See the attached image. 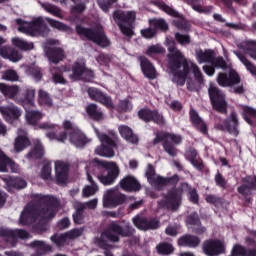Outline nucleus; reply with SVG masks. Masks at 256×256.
<instances>
[{
	"label": "nucleus",
	"instance_id": "9b49d317",
	"mask_svg": "<svg viewBox=\"0 0 256 256\" xmlns=\"http://www.w3.org/2000/svg\"><path fill=\"white\" fill-rule=\"evenodd\" d=\"M212 107L219 113H227V101H225V94L221 92L215 85H210L208 89Z\"/></svg>",
	"mask_w": 256,
	"mask_h": 256
},
{
	"label": "nucleus",
	"instance_id": "f03ea898",
	"mask_svg": "<svg viewBox=\"0 0 256 256\" xmlns=\"http://www.w3.org/2000/svg\"><path fill=\"white\" fill-rule=\"evenodd\" d=\"M34 201L36 206L30 203L22 212L20 225H29L36 221L37 217H41L42 219H52V217H55L56 208L59 205L56 198L36 194Z\"/></svg>",
	"mask_w": 256,
	"mask_h": 256
},
{
	"label": "nucleus",
	"instance_id": "4d7b16f0",
	"mask_svg": "<svg viewBox=\"0 0 256 256\" xmlns=\"http://www.w3.org/2000/svg\"><path fill=\"white\" fill-rule=\"evenodd\" d=\"M159 53H165V48L159 44L148 47L146 55L153 57V55H159Z\"/></svg>",
	"mask_w": 256,
	"mask_h": 256
},
{
	"label": "nucleus",
	"instance_id": "20e7f679",
	"mask_svg": "<svg viewBox=\"0 0 256 256\" xmlns=\"http://www.w3.org/2000/svg\"><path fill=\"white\" fill-rule=\"evenodd\" d=\"M183 191L188 192V197L192 203H198L199 194H197V190L195 188L189 187V184L183 183L181 186V190H173L168 193L167 196L164 197L160 205L162 207H166V209H170L171 211H175L179 205H181V194Z\"/></svg>",
	"mask_w": 256,
	"mask_h": 256
},
{
	"label": "nucleus",
	"instance_id": "8fccbe9b",
	"mask_svg": "<svg viewBox=\"0 0 256 256\" xmlns=\"http://www.w3.org/2000/svg\"><path fill=\"white\" fill-rule=\"evenodd\" d=\"M75 209L76 212L73 214L74 223L81 225L83 223V209H85V204L76 203Z\"/></svg>",
	"mask_w": 256,
	"mask_h": 256
},
{
	"label": "nucleus",
	"instance_id": "5701e85b",
	"mask_svg": "<svg viewBox=\"0 0 256 256\" xmlns=\"http://www.w3.org/2000/svg\"><path fill=\"white\" fill-rule=\"evenodd\" d=\"M31 145V141L27 137V132L23 129H18V136L14 141V151L16 153H21L24 149H27Z\"/></svg>",
	"mask_w": 256,
	"mask_h": 256
},
{
	"label": "nucleus",
	"instance_id": "3c124183",
	"mask_svg": "<svg viewBox=\"0 0 256 256\" xmlns=\"http://www.w3.org/2000/svg\"><path fill=\"white\" fill-rule=\"evenodd\" d=\"M156 250L160 255H171V253L174 251V248L173 245L169 243H160L156 246Z\"/></svg>",
	"mask_w": 256,
	"mask_h": 256
},
{
	"label": "nucleus",
	"instance_id": "4c0bfd02",
	"mask_svg": "<svg viewBox=\"0 0 256 256\" xmlns=\"http://www.w3.org/2000/svg\"><path fill=\"white\" fill-rule=\"evenodd\" d=\"M234 55L239 59V61L244 65V67L251 73V75H256V67L253 65L251 60L247 59V56L239 51H234Z\"/></svg>",
	"mask_w": 256,
	"mask_h": 256
},
{
	"label": "nucleus",
	"instance_id": "a878e982",
	"mask_svg": "<svg viewBox=\"0 0 256 256\" xmlns=\"http://www.w3.org/2000/svg\"><path fill=\"white\" fill-rule=\"evenodd\" d=\"M21 92V88L17 85H7L5 83H0V93L4 95V97H8V99H13L17 102L19 98L17 95Z\"/></svg>",
	"mask_w": 256,
	"mask_h": 256
},
{
	"label": "nucleus",
	"instance_id": "0e129e2a",
	"mask_svg": "<svg viewBox=\"0 0 256 256\" xmlns=\"http://www.w3.org/2000/svg\"><path fill=\"white\" fill-rule=\"evenodd\" d=\"M40 177L46 180L51 179V164H46L43 166Z\"/></svg>",
	"mask_w": 256,
	"mask_h": 256
},
{
	"label": "nucleus",
	"instance_id": "774afa93",
	"mask_svg": "<svg viewBox=\"0 0 256 256\" xmlns=\"http://www.w3.org/2000/svg\"><path fill=\"white\" fill-rule=\"evenodd\" d=\"M29 75H32L36 81H41V70L37 67L28 68Z\"/></svg>",
	"mask_w": 256,
	"mask_h": 256
},
{
	"label": "nucleus",
	"instance_id": "f257e3e1",
	"mask_svg": "<svg viewBox=\"0 0 256 256\" xmlns=\"http://www.w3.org/2000/svg\"><path fill=\"white\" fill-rule=\"evenodd\" d=\"M166 45L169 52L167 55L168 67L173 75V83L183 87L187 78L191 77V73L199 83H203V73H201L199 66L185 58V55L175 47V41L167 39Z\"/></svg>",
	"mask_w": 256,
	"mask_h": 256
},
{
	"label": "nucleus",
	"instance_id": "f3484780",
	"mask_svg": "<svg viewBox=\"0 0 256 256\" xmlns=\"http://www.w3.org/2000/svg\"><path fill=\"white\" fill-rule=\"evenodd\" d=\"M218 129L222 131H227L233 137L239 136V117L237 113L232 112L230 117L224 120L223 125H218Z\"/></svg>",
	"mask_w": 256,
	"mask_h": 256
},
{
	"label": "nucleus",
	"instance_id": "4be33fe9",
	"mask_svg": "<svg viewBox=\"0 0 256 256\" xmlns=\"http://www.w3.org/2000/svg\"><path fill=\"white\" fill-rule=\"evenodd\" d=\"M88 95L93 101H98V103H101L108 109H113V102L111 101V97L107 96V94H103V92L96 88H89Z\"/></svg>",
	"mask_w": 256,
	"mask_h": 256
},
{
	"label": "nucleus",
	"instance_id": "e433bc0d",
	"mask_svg": "<svg viewBox=\"0 0 256 256\" xmlns=\"http://www.w3.org/2000/svg\"><path fill=\"white\" fill-rule=\"evenodd\" d=\"M45 155L41 141L34 140V148L26 155L27 159H41Z\"/></svg>",
	"mask_w": 256,
	"mask_h": 256
},
{
	"label": "nucleus",
	"instance_id": "864d4df0",
	"mask_svg": "<svg viewBox=\"0 0 256 256\" xmlns=\"http://www.w3.org/2000/svg\"><path fill=\"white\" fill-rule=\"evenodd\" d=\"M51 241L55 243L58 247H63V245L67 244V241H69V237L66 234H56L51 237Z\"/></svg>",
	"mask_w": 256,
	"mask_h": 256
},
{
	"label": "nucleus",
	"instance_id": "9d476101",
	"mask_svg": "<svg viewBox=\"0 0 256 256\" xmlns=\"http://www.w3.org/2000/svg\"><path fill=\"white\" fill-rule=\"evenodd\" d=\"M133 231L126 225L125 228L119 226V224L112 222L108 229L102 233L101 239L104 241H112V243H117L119 241V237H129Z\"/></svg>",
	"mask_w": 256,
	"mask_h": 256
},
{
	"label": "nucleus",
	"instance_id": "cd10ccee",
	"mask_svg": "<svg viewBox=\"0 0 256 256\" xmlns=\"http://www.w3.org/2000/svg\"><path fill=\"white\" fill-rule=\"evenodd\" d=\"M133 223L141 231H147V229H158L159 227V221L147 220L139 217L133 218Z\"/></svg>",
	"mask_w": 256,
	"mask_h": 256
},
{
	"label": "nucleus",
	"instance_id": "7ed1b4c3",
	"mask_svg": "<svg viewBox=\"0 0 256 256\" xmlns=\"http://www.w3.org/2000/svg\"><path fill=\"white\" fill-rule=\"evenodd\" d=\"M96 165L94 166L92 174L102 182L103 185H113L115 179L119 177V166L115 162L94 160Z\"/></svg>",
	"mask_w": 256,
	"mask_h": 256
},
{
	"label": "nucleus",
	"instance_id": "6ab92c4d",
	"mask_svg": "<svg viewBox=\"0 0 256 256\" xmlns=\"http://www.w3.org/2000/svg\"><path fill=\"white\" fill-rule=\"evenodd\" d=\"M203 251L208 256L221 255L225 253V245L220 240H209L204 242Z\"/></svg>",
	"mask_w": 256,
	"mask_h": 256
},
{
	"label": "nucleus",
	"instance_id": "393cba45",
	"mask_svg": "<svg viewBox=\"0 0 256 256\" xmlns=\"http://www.w3.org/2000/svg\"><path fill=\"white\" fill-rule=\"evenodd\" d=\"M138 116L142 121H154V123H157L158 125H163L165 123V120L163 119V116L159 114L158 111H151L149 109H142L138 112Z\"/></svg>",
	"mask_w": 256,
	"mask_h": 256
},
{
	"label": "nucleus",
	"instance_id": "37998d69",
	"mask_svg": "<svg viewBox=\"0 0 256 256\" xmlns=\"http://www.w3.org/2000/svg\"><path fill=\"white\" fill-rule=\"evenodd\" d=\"M38 103L41 107H53V100L47 91L40 89L38 91Z\"/></svg>",
	"mask_w": 256,
	"mask_h": 256
},
{
	"label": "nucleus",
	"instance_id": "c756f323",
	"mask_svg": "<svg viewBox=\"0 0 256 256\" xmlns=\"http://www.w3.org/2000/svg\"><path fill=\"white\" fill-rule=\"evenodd\" d=\"M238 49L244 51L251 59L256 61V42L252 40H243L237 44Z\"/></svg>",
	"mask_w": 256,
	"mask_h": 256
},
{
	"label": "nucleus",
	"instance_id": "bb28decb",
	"mask_svg": "<svg viewBox=\"0 0 256 256\" xmlns=\"http://www.w3.org/2000/svg\"><path fill=\"white\" fill-rule=\"evenodd\" d=\"M69 141L74 147L81 148L85 147L89 143V139L81 130H75L69 136Z\"/></svg>",
	"mask_w": 256,
	"mask_h": 256
},
{
	"label": "nucleus",
	"instance_id": "f704fd0d",
	"mask_svg": "<svg viewBox=\"0 0 256 256\" xmlns=\"http://www.w3.org/2000/svg\"><path fill=\"white\" fill-rule=\"evenodd\" d=\"M16 103L19 105H22L24 109H27V105H35V89L28 88L26 89V92L24 94L23 99L16 100Z\"/></svg>",
	"mask_w": 256,
	"mask_h": 256
},
{
	"label": "nucleus",
	"instance_id": "412c9836",
	"mask_svg": "<svg viewBox=\"0 0 256 256\" xmlns=\"http://www.w3.org/2000/svg\"><path fill=\"white\" fill-rule=\"evenodd\" d=\"M0 113L3 115L5 121L8 123H13L15 119H18L23 115V112L21 109H19L15 105H10V106H0Z\"/></svg>",
	"mask_w": 256,
	"mask_h": 256
},
{
	"label": "nucleus",
	"instance_id": "1a4fd4ad",
	"mask_svg": "<svg viewBox=\"0 0 256 256\" xmlns=\"http://www.w3.org/2000/svg\"><path fill=\"white\" fill-rule=\"evenodd\" d=\"M76 31L80 37H84L85 39L96 43V45H100V47H107L109 45V40L105 36L103 27L101 26H99L97 30H91L83 26H77Z\"/></svg>",
	"mask_w": 256,
	"mask_h": 256
},
{
	"label": "nucleus",
	"instance_id": "473e14b6",
	"mask_svg": "<svg viewBox=\"0 0 256 256\" xmlns=\"http://www.w3.org/2000/svg\"><path fill=\"white\" fill-rule=\"evenodd\" d=\"M141 69L145 77L148 79H157V70L153 67V64L145 57H140Z\"/></svg>",
	"mask_w": 256,
	"mask_h": 256
},
{
	"label": "nucleus",
	"instance_id": "680f3d73",
	"mask_svg": "<svg viewBox=\"0 0 256 256\" xmlns=\"http://www.w3.org/2000/svg\"><path fill=\"white\" fill-rule=\"evenodd\" d=\"M113 3H117V0H98V5L100 9H102V11H105V13H107V11L111 9V5H113Z\"/></svg>",
	"mask_w": 256,
	"mask_h": 256
},
{
	"label": "nucleus",
	"instance_id": "052dcab7",
	"mask_svg": "<svg viewBox=\"0 0 256 256\" xmlns=\"http://www.w3.org/2000/svg\"><path fill=\"white\" fill-rule=\"evenodd\" d=\"M212 65L213 67H217L218 69H229V65L227 64V62H225V59H223V57H214Z\"/></svg>",
	"mask_w": 256,
	"mask_h": 256
},
{
	"label": "nucleus",
	"instance_id": "2eb2a0df",
	"mask_svg": "<svg viewBox=\"0 0 256 256\" xmlns=\"http://www.w3.org/2000/svg\"><path fill=\"white\" fill-rule=\"evenodd\" d=\"M59 41L50 39L47 41V45L44 47V51L49 59L50 63H59L65 58V52L61 48L49 47V45H57Z\"/></svg>",
	"mask_w": 256,
	"mask_h": 256
},
{
	"label": "nucleus",
	"instance_id": "69168bd1",
	"mask_svg": "<svg viewBox=\"0 0 256 256\" xmlns=\"http://www.w3.org/2000/svg\"><path fill=\"white\" fill-rule=\"evenodd\" d=\"M175 38H176V41L180 43V45H189V43H191V38H189L188 35L176 33Z\"/></svg>",
	"mask_w": 256,
	"mask_h": 256
},
{
	"label": "nucleus",
	"instance_id": "ea45409f",
	"mask_svg": "<svg viewBox=\"0 0 256 256\" xmlns=\"http://www.w3.org/2000/svg\"><path fill=\"white\" fill-rule=\"evenodd\" d=\"M215 57V52L212 50H197L196 51V59L198 63H213V59Z\"/></svg>",
	"mask_w": 256,
	"mask_h": 256
},
{
	"label": "nucleus",
	"instance_id": "39448f33",
	"mask_svg": "<svg viewBox=\"0 0 256 256\" xmlns=\"http://www.w3.org/2000/svg\"><path fill=\"white\" fill-rule=\"evenodd\" d=\"M15 23L18 25L20 33H25L30 37H47L49 35V28L41 17L35 18L32 22L16 19Z\"/></svg>",
	"mask_w": 256,
	"mask_h": 256
},
{
	"label": "nucleus",
	"instance_id": "a18cd8bd",
	"mask_svg": "<svg viewBox=\"0 0 256 256\" xmlns=\"http://www.w3.org/2000/svg\"><path fill=\"white\" fill-rule=\"evenodd\" d=\"M4 181L8 189H11V187L14 189H25L27 187V182L21 178H5Z\"/></svg>",
	"mask_w": 256,
	"mask_h": 256
},
{
	"label": "nucleus",
	"instance_id": "b1692460",
	"mask_svg": "<svg viewBox=\"0 0 256 256\" xmlns=\"http://www.w3.org/2000/svg\"><path fill=\"white\" fill-rule=\"evenodd\" d=\"M17 173L19 171V166L11 160V158L5 156L3 151L0 150V173Z\"/></svg>",
	"mask_w": 256,
	"mask_h": 256
},
{
	"label": "nucleus",
	"instance_id": "72a5a7b5",
	"mask_svg": "<svg viewBox=\"0 0 256 256\" xmlns=\"http://www.w3.org/2000/svg\"><path fill=\"white\" fill-rule=\"evenodd\" d=\"M201 240L193 235H184L178 239L179 247H199Z\"/></svg>",
	"mask_w": 256,
	"mask_h": 256
},
{
	"label": "nucleus",
	"instance_id": "2f4dec72",
	"mask_svg": "<svg viewBox=\"0 0 256 256\" xmlns=\"http://www.w3.org/2000/svg\"><path fill=\"white\" fill-rule=\"evenodd\" d=\"M120 187L124 191H139L141 189V185H139V182L135 177L133 176H126L120 181Z\"/></svg>",
	"mask_w": 256,
	"mask_h": 256
},
{
	"label": "nucleus",
	"instance_id": "338daca9",
	"mask_svg": "<svg viewBox=\"0 0 256 256\" xmlns=\"http://www.w3.org/2000/svg\"><path fill=\"white\" fill-rule=\"evenodd\" d=\"M243 183L250 185L252 191H256V176H247L246 178H243Z\"/></svg>",
	"mask_w": 256,
	"mask_h": 256
},
{
	"label": "nucleus",
	"instance_id": "423d86ee",
	"mask_svg": "<svg viewBox=\"0 0 256 256\" xmlns=\"http://www.w3.org/2000/svg\"><path fill=\"white\" fill-rule=\"evenodd\" d=\"M95 134L97 135L99 141L101 142V146L95 149L96 155H100V157H115L114 149H117V134L115 132H110L111 137L106 134L99 133L97 128H94Z\"/></svg>",
	"mask_w": 256,
	"mask_h": 256
},
{
	"label": "nucleus",
	"instance_id": "e2e57ef3",
	"mask_svg": "<svg viewBox=\"0 0 256 256\" xmlns=\"http://www.w3.org/2000/svg\"><path fill=\"white\" fill-rule=\"evenodd\" d=\"M141 35L144 39H153L157 35V30L150 26V28L141 30Z\"/></svg>",
	"mask_w": 256,
	"mask_h": 256
},
{
	"label": "nucleus",
	"instance_id": "79ce46f5",
	"mask_svg": "<svg viewBox=\"0 0 256 256\" xmlns=\"http://www.w3.org/2000/svg\"><path fill=\"white\" fill-rule=\"evenodd\" d=\"M25 117L29 125H37V122L45 117V115L38 110H26Z\"/></svg>",
	"mask_w": 256,
	"mask_h": 256
},
{
	"label": "nucleus",
	"instance_id": "dca6fc26",
	"mask_svg": "<svg viewBox=\"0 0 256 256\" xmlns=\"http://www.w3.org/2000/svg\"><path fill=\"white\" fill-rule=\"evenodd\" d=\"M217 83L220 87H233V85H237L241 83V78L239 74L234 69H229L228 74L223 72L218 74Z\"/></svg>",
	"mask_w": 256,
	"mask_h": 256
},
{
	"label": "nucleus",
	"instance_id": "a211bd4d",
	"mask_svg": "<svg viewBox=\"0 0 256 256\" xmlns=\"http://www.w3.org/2000/svg\"><path fill=\"white\" fill-rule=\"evenodd\" d=\"M125 202V196L119 193L116 189L107 190L104 194L103 205L104 207H117Z\"/></svg>",
	"mask_w": 256,
	"mask_h": 256
},
{
	"label": "nucleus",
	"instance_id": "c03bdc74",
	"mask_svg": "<svg viewBox=\"0 0 256 256\" xmlns=\"http://www.w3.org/2000/svg\"><path fill=\"white\" fill-rule=\"evenodd\" d=\"M242 117L246 123H248V125H255V121H253V119H256V109L253 107L244 106Z\"/></svg>",
	"mask_w": 256,
	"mask_h": 256
},
{
	"label": "nucleus",
	"instance_id": "bf43d9fd",
	"mask_svg": "<svg viewBox=\"0 0 256 256\" xmlns=\"http://www.w3.org/2000/svg\"><path fill=\"white\" fill-rule=\"evenodd\" d=\"M32 247H35L39 253H45V251H49L51 246L41 241H34L31 243Z\"/></svg>",
	"mask_w": 256,
	"mask_h": 256
},
{
	"label": "nucleus",
	"instance_id": "58836bf2",
	"mask_svg": "<svg viewBox=\"0 0 256 256\" xmlns=\"http://www.w3.org/2000/svg\"><path fill=\"white\" fill-rule=\"evenodd\" d=\"M87 180L91 185H87L83 188L82 193L83 197H92V195H95L97 191H99V186L93 181V177H91V173H87Z\"/></svg>",
	"mask_w": 256,
	"mask_h": 256
},
{
	"label": "nucleus",
	"instance_id": "5fc2aeb1",
	"mask_svg": "<svg viewBox=\"0 0 256 256\" xmlns=\"http://www.w3.org/2000/svg\"><path fill=\"white\" fill-rule=\"evenodd\" d=\"M45 19L47 23H49L50 27H53V29H57L58 31H69V27L64 23H61L51 18H45Z\"/></svg>",
	"mask_w": 256,
	"mask_h": 256
},
{
	"label": "nucleus",
	"instance_id": "aec40b11",
	"mask_svg": "<svg viewBox=\"0 0 256 256\" xmlns=\"http://www.w3.org/2000/svg\"><path fill=\"white\" fill-rule=\"evenodd\" d=\"M54 165L56 181L58 185H65V183H67V177L69 175V164L67 162L58 160L55 161Z\"/></svg>",
	"mask_w": 256,
	"mask_h": 256
},
{
	"label": "nucleus",
	"instance_id": "49530a36",
	"mask_svg": "<svg viewBox=\"0 0 256 256\" xmlns=\"http://www.w3.org/2000/svg\"><path fill=\"white\" fill-rule=\"evenodd\" d=\"M12 45L22 51H31L34 47L33 42H27L21 38H12Z\"/></svg>",
	"mask_w": 256,
	"mask_h": 256
},
{
	"label": "nucleus",
	"instance_id": "f8f14e48",
	"mask_svg": "<svg viewBox=\"0 0 256 256\" xmlns=\"http://www.w3.org/2000/svg\"><path fill=\"white\" fill-rule=\"evenodd\" d=\"M146 177L148 182L152 184L154 187H163V185H175L177 181H179L178 176H174L171 178H163L155 173V167L153 165L148 164L146 169Z\"/></svg>",
	"mask_w": 256,
	"mask_h": 256
},
{
	"label": "nucleus",
	"instance_id": "4468645a",
	"mask_svg": "<svg viewBox=\"0 0 256 256\" xmlns=\"http://www.w3.org/2000/svg\"><path fill=\"white\" fill-rule=\"evenodd\" d=\"M0 237L6 239L7 243H10L11 247H15V245H17V239H31V234L21 229L9 230L1 228Z\"/></svg>",
	"mask_w": 256,
	"mask_h": 256
},
{
	"label": "nucleus",
	"instance_id": "c85d7f7f",
	"mask_svg": "<svg viewBox=\"0 0 256 256\" xmlns=\"http://www.w3.org/2000/svg\"><path fill=\"white\" fill-rule=\"evenodd\" d=\"M118 131L121 137L128 143H132V145H137L139 143V137L133 133V130L129 126L120 125Z\"/></svg>",
	"mask_w": 256,
	"mask_h": 256
},
{
	"label": "nucleus",
	"instance_id": "de8ad7c7",
	"mask_svg": "<svg viewBox=\"0 0 256 256\" xmlns=\"http://www.w3.org/2000/svg\"><path fill=\"white\" fill-rule=\"evenodd\" d=\"M40 5L47 11V13L54 15V17H58V19H63V14H61V9H59V7L49 3H40Z\"/></svg>",
	"mask_w": 256,
	"mask_h": 256
},
{
	"label": "nucleus",
	"instance_id": "7c9ffc66",
	"mask_svg": "<svg viewBox=\"0 0 256 256\" xmlns=\"http://www.w3.org/2000/svg\"><path fill=\"white\" fill-rule=\"evenodd\" d=\"M0 55L4 59H9L12 63H17L23 59V54L13 48H0Z\"/></svg>",
	"mask_w": 256,
	"mask_h": 256
},
{
	"label": "nucleus",
	"instance_id": "ddd939ff",
	"mask_svg": "<svg viewBox=\"0 0 256 256\" xmlns=\"http://www.w3.org/2000/svg\"><path fill=\"white\" fill-rule=\"evenodd\" d=\"M95 77L93 70L85 67V60H77L72 66V75L70 78L72 81H78L82 79L83 81H91Z\"/></svg>",
	"mask_w": 256,
	"mask_h": 256
},
{
	"label": "nucleus",
	"instance_id": "a19ab883",
	"mask_svg": "<svg viewBox=\"0 0 256 256\" xmlns=\"http://www.w3.org/2000/svg\"><path fill=\"white\" fill-rule=\"evenodd\" d=\"M190 119L193 124L203 133V135H207V126L205 125V122L199 117V114L195 110L190 111Z\"/></svg>",
	"mask_w": 256,
	"mask_h": 256
},
{
	"label": "nucleus",
	"instance_id": "13d9d810",
	"mask_svg": "<svg viewBox=\"0 0 256 256\" xmlns=\"http://www.w3.org/2000/svg\"><path fill=\"white\" fill-rule=\"evenodd\" d=\"M2 79L4 81H19V75L15 70H7L3 73Z\"/></svg>",
	"mask_w": 256,
	"mask_h": 256
},
{
	"label": "nucleus",
	"instance_id": "603ef678",
	"mask_svg": "<svg viewBox=\"0 0 256 256\" xmlns=\"http://www.w3.org/2000/svg\"><path fill=\"white\" fill-rule=\"evenodd\" d=\"M150 27H154L155 29H160V31H167L169 29V25L163 19H152L149 21Z\"/></svg>",
	"mask_w": 256,
	"mask_h": 256
},
{
	"label": "nucleus",
	"instance_id": "09e8293b",
	"mask_svg": "<svg viewBox=\"0 0 256 256\" xmlns=\"http://www.w3.org/2000/svg\"><path fill=\"white\" fill-rule=\"evenodd\" d=\"M86 113H88L89 117H91V119H94L95 121H99L103 118V112L97 109V105L95 104L88 105L86 107Z\"/></svg>",
	"mask_w": 256,
	"mask_h": 256
},
{
	"label": "nucleus",
	"instance_id": "6e6552de",
	"mask_svg": "<svg viewBox=\"0 0 256 256\" xmlns=\"http://www.w3.org/2000/svg\"><path fill=\"white\" fill-rule=\"evenodd\" d=\"M161 141L164 151H166L171 157H175V155H177V149H175L173 145H179V143L183 141V138L177 134L160 132L156 135V138L154 139V145H157V143H161ZM170 142L173 143V145Z\"/></svg>",
	"mask_w": 256,
	"mask_h": 256
},
{
	"label": "nucleus",
	"instance_id": "6e6d98bb",
	"mask_svg": "<svg viewBox=\"0 0 256 256\" xmlns=\"http://www.w3.org/2000/svg\"><path fill=\"white\" fill-rule=\"evenodd\" d=\"M46 137L48 139H50L51 141L56 139V141H59V143H65V141L67 140V133L62 132V133L56 135V133H54V132H48V133H46Z\"/></svg>",
	"mask_w": 256,
	"mask_h": 256
},
{
	"label": "nucleus",
	"instance_id": "0eeeda50",
	"mask_svg": "<svg viewBox=\"0 0 256 256\" xmlns=\"http://www.w3.org/2000/svg\"><path fill=\"white\" fill-rule=\"evenodd\" d=\"M135 17V11L123 12L121 10H117L113 14L115 23H117L123 35H126L127 37H131V35H133V28L131 25L135 22Z\"/></svg>",
	"mask_w": 256,
	"mask_h": 256
},
{
	"label": "nucleus",
	"instance_id": "c9c22d12",
	"mask_svg": "<svg viewBox=\"0 0 256 256\" xmlns=\"http://www.w3.org/2000/svg\"><path fill=\"white\" fill-rule=\"evenodd\" d=\"M186 225L191 229H195L196 233H205V228H199L201 221L197 213H193L186 218Z\"/></svg>",
	"mask_w": 256,
	"mask_h": 256
}]
</instances>
